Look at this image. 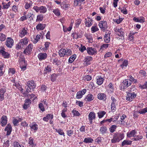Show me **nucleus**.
Instances as JSON below:
<instances>
[{
	"label": "nucleus",
	"mask_w": 147,
	"mask_h": 147,
	"mask_svg": "<svg viewBox=\"0 0 147 147\" xmlns=\"http://www.w3.org/2000/svg\"><path fill=\"white\" fill-rule=\"evenodd\" d=\"M118 62L122 63V64L120 65V67L122 68L126 67L128 64V61L126 60L123 59L118 60Z\"/></svg>",
	"instance_id": "f3484780"
},
{
	"label": "nucleus",
	"mask_w": 147,
	"mask_h": 147,
	"mask_svg": "<svg viewBox=\"0 0 147 147\" xmlns=\"http://www.w3.org/2000/svg\"><path fill=\"white\" fill-rule=\"evenodd\" d=\"M5 35L1 33H0V40L1 41H4L6 40Z\"/></svg>",
	"instance_id": "09e8293b"
},
{
	"label": "nucleus",
	"mask_w": 147,
	"mask_h": 147,
	"mask_svg": "<svg viewBox=\"0 0 147 147\" xmlns=\"http://www.w3.org/2000/svg\"><path fill=\"white\" fill-rule=\"evenodd\" d=\"M70 129L68 130L67 131V134L68 136H71L73 134L74 127L72 126L70 127Z\"/></svg>",
	"instance_id": "f704fd0d"
},
{
	"label": "nucleus",
	"mask_w": 147,
	"mask_h": 147,
	"mask_svg": "<svg viewBox=\"0 0 147 147\" xmlns=\"http://www.w3.org/2000/svg\"><path fill=\"white\" fill-rule=\"evenodd\" d=\"M7 88L3 86L0 89V101H3L4 99L5 93L6 90Z\"/></svg>",
	"instance_id": "9b49d317"
},
{
	"label": "nucleus",
	"mask_w": 147,
	"mask_h": 147,
	"mask_svg": "<svg viewBox=\"0 0 147 147\" xmlns=\"http://www.w3.org/2000/svg\"><path fill=\"white\" fill-rule=\"evenodd\" d=\"M17 55L19 62L23 65H24V63H25V64L26 65V62L25 61V58L23 53H18Z\"/></svg>",
	"instance_id": "9d476101"
},
{
	"label": "nucleus",
	"mask_w": 147,
	"mask_h": 147,
	"mask_svg": "<svg viewBox=\"0 0 147 147\" xmlns=\"http://www.w3.org/2000/svg\"><path fill=\"white\" fill-rule=\"evenodd\" d=\"M92 59V57L90 56H86L85 57L84 60V63L86 65L90 64Z\"/></svg>",
	"instance_id": "dca6fc26"
},
{
	"label": "nucleus",
	"mask_w": 147,
	"mask_h": 147,
	"mask_svg": "<svg viewBox=\"0 0 147 147\" xmlns=\"http://www.w3.org/2000/svg\"><path fill=\"white\" fill-rule=\"evenodd\" d=\"M85 0H74V4L75 6H80L84 3Z\"/></svg>",
	"instance_id": "2f4dec72"
},
{
	"label": "nucleus",
	"mask_w": 147,
	"mask_h": 147,
	"mask_svg": "<svg viewBox=\"0 0 147 147\" xmlns=\"http://www.w3.org/2000/svg\"><path fill=\"white\" fill-rule=\"evenodd\" d=\"M30 127L32 131H36L37 128V124L35 123H33L30 124Z\"/></svg>",
	"instance_id": "ea45409f"
},
{
	"label": "nucleus",
	"mask_w": 147,
	"mask_h": 147,
	"mask_svg": "<svg viewBox=\"0 0 147 147\" xmlns=\"http://www.w3.org/2000/svg\"><path fill=\"white\" fill-rule=\"evenodd\" d=\"M38 10L40 13H45L47 11V9L45 6H41L37 8Z\"/></svg>",
	"instance_id": "cd10ccee"
},
{
	"label": "nucleus",
	"mask_w": 147,
	"mask_h": 147,
	"mask_svg": "<svg viewBox=\"0 0 147 147\" xmlns=\"http://www.w3.org/2000/svg\"><path fill=\"white\" fill-rule=\"evenodd\" d=\"M132 141L130 140H124L121 143V146H123L125 145H129L131 144Z\"/></svg>",
	"instance_id": "e433bc0d"
},
{
	"label": "nucleus",
	"mask_w": 147,
	"mask_h": 147,
	"mask_svg": "<svg viewBox=\"0 0 147 147\" xmlns=\"http://www.w3.org/2000/svg\"><path fill=\"white\" fill-rule=\"evenodd\" d=\"M58 76L57 74H53L51 75V76L50 79L51 80L54 82L56 80V78Z\"/></svg>",
	"instance_id": "a19ab883"
},
{
	"label": "nucleus",
	"mask_w": 147,
	"mask_h": 147,
	"mask_svg": "<svg viewBox=\"0 0 147 147\" xmlns=\"http://www.w3.org/2000/svg\"><path fill=\"white\" fill-rule=\"evenodd\" d=\"M51 70V68L50 66H47V67H45V69L44 71V73L45 74H47V73H49L50 72Z\"/></svg>",
	"instance_id": "49530a36"
},
{
	"label": "nucleus",
	"mask_w": 147,
	"mask_h": 147,
	"mask_svg": "<svg viewBox=\"0 0 147 147\" xmlns=\"http://www.w3.org/2000/svg\"><path fill=\"white\" fill-rule=\"evenodd\" d=\"M12 130V127L11 125L9 123L8 124L5 129V130L7 131L6 134L7 136H9L11 134Z\"/></svg>",
	"instance_id": "412c9836"
},
{
	"label": "nucleus",
	"mask_w": 147,
	"mask_h": 147,
	"mask_svg": "<svg viewBox=\"0 0 147 147\" xmlns=\"http://www.w3.org/2000/svg\"><path fill=\"white\" fill-rule=\"evenodd\" d=\"M106 114V112L105 111H99L98 113V117L99 118H101L103 116L105 115Z\"/></svg>",
	"instance_id": "a18cd8bd"
},
{
	"label": "nucleus",
	"mask_w": 147,
	"mask_h": 147,
	"mask_svg": "<svg viewBox=\"0 0 147 147\" xmlns=\"http://www.w3.org/2000/svg\"><path fill=\"white\" fill-rule=\"evenodd\" d=\"M7 117L6 116H3L1 119V125L2 126H4L7 123Z\"/></svg>",
	"instance_id": "4be33fe9"
},
{
	"label": "nucleus",
	"mask_w": 147,
	"mask_h": 147,
	"mask_svg": "<svg viewBox=\"0 0 147 147\" xmlns=\"http://www.w3.org/2000/svg\"><path fill=\"white\" fill-rule=\"evenodd\" d=\"M86 92V89H84L82 91L78 92L76 94V98L78 99L81 98L82 97L83 95H84Z\"/></svg>",
	"instance_id": "6ab92c4d"
},
{
	"label": "nucleus",
	"mask_w": 147,
	"mask_h": 147,
	"mask_svg": "<svg viewBox=\"0 0 147 147\" xmlns=\"http://www.w3.org/2000/svg\"><path fill=\"white\" fill-rule=\"evenodd\" d=\"M98 26L101 30L103 32L105 31L108 28L107 22L104 20L100 21L99 22Z\"/></svg>",
	"instance_id": "423d86ee"
},
{
	"label": "nucleus",
	"mask_w": 147,
	"mask_h": 147,
	"mask_svg": "<svg viewBox=\"0 0 147 147\" xmlns=\"http://www.w3.org/2000/svg\"><path fill=\"white\" fill-rule=\"evenodd\" d=\"M39 108L42 112L45 111V109L42 103H40L39 104Z\"/></svg>",
	"instance_id": "338daca9"
},
{
	"label": "nucleus",
	"mask_w": 147,
	"mask_h": 147,
	"mask_svg": "<svg viewBox=\"0 0 147 147\" xmlns=\"http://www.w3.org/2000/svg\"><path fill=\"white\" fill-rule=\"evenodd\" d=\"M36 85L33 81H28L27 83V86L26 87V91L29 92L33 90V89L35 88Z\"/></svg>",
	"instance_id": "39448f33"
},
{
	"label": "nucleus",
	"mask_w": 147,
	"mask_h": 147,
	"mask_svg": "<svg viewBox=\"0 0 147 147\" xmlns=\"http://www.w3.org/2000/svg\"><path fill=\"white\" fill-rule=\"evenodd\" d=\"M16 71L14 69L10 68L8 70L9 74V75H12L15 74Z\"/></svg>",
	"instance_id": "13d9d810"
},
{
	"label": "nucleus",
	"mask_w": 147,
	"mask_h": 147,
	"mask_svg": "<svg viewBox=\"0 0 147 147\" xmlns=\"http://www.w3.org/2000/svg\"><path fill=\"white\" fill-rule=\"evenodd\" d=\"M82 20L80 19H78L76 20L75 21V26L76 27H78L80 24L81 23Z\"/></svg>",
	"instance_id": "052dcab7"
},
{
	"label": "nucleus",
	"mask_w": 147,
	"mask_h": 147,
	"mask_svg": "<svg viewBox=\"0 0 147 147\" xmlns=\"http://www.w3.org/2000/svg\"><path fill=\"white\" fill-rule=\"evenodd\" d=\"M53 12L57 16H59L60 14V11L58 8L53 9Z\"/></svg>",
	"instance_id": "603ef678"
},
{
	"label": "nucleus",
	"mask_w": 147,
	"mask_h": 147,
	"mask_svg": "<svg viewBox=\"0 0 147 147\" xmlns=\"http://www.w3.org/2000/svg\"><path fill=\"white\" fill-rule=\"evenodd\" d=\"M28 39L26 37L21 39L16 45V49L17 50L22 49L24 45H26L28 44Z\"/></svg>",
	"instance_id": "f03ea898"
},
{
	"label": "nucleus",
	"mask_w": 147,
	"mask_h": 147,
	"mask_svg": "<svg viewBox=\"0 0 147 147\" xmlns=\"http://www.w3.org/2000/svg\"><path fill=\"white\" fill-rule=\"evenodd\" d=\"M84 36L88 40V42L90 43H92L93 42L92 36L90 34H85Z\"/></svg>",
	"instance_id": "473e14b6"
},
{
	"label": "nucleus",
	"mask_w": 147,
	"mask_h": 147,
	"mask_svg": "<svg viewBox=\"0 0 147 147\" xmlns=\"http://www.w3.org/2000/svg\"><path fill=\"white\" fill-rule=\"evenodd\" d=\"M53 115L49 114L47 115L46 117H44L43 118V119L44 121H47L49 119H52L53 118Z\"/></svg>",
	"instance_id": "72a5a7b5"
},
{
	"label": "nucleus",
	"mask_w": 147,
	"mask_h": 147,
	"mask_svg": "<svg viewBox=\"0 0 147 147\" xmlns=\"http://www.w3.org/2000/svg\"><path fill=\"white\" fill-rule=\"evenodd\" d=\"M14 147H24L22 144H20L19 143L17 142H14L13 144Z\"/></svg>",
	"instance_id": "680f3d73"
},
{
	"label": "nucleus",
	"mask_w": 147,
	"mask_h": 147,
	"mask_svg": "<svg viewBox=\"0 0 147 147\" xmlns=\"http://www.w3.org/2000/svg\"><path fill=\"white\" fill-rule=\"evenodd\" d=\"M129 79L128 81H129L131 83L132 82H134V83H136L137 82V80L136 79H134L131 76H130L128 77Z\"/></svg>",
	"instance_id": "69168bd1"
},
{
	"label": "nucleus",
	"mask_w": 147,
	"mask_h": 147,
	"mask_svg": "<svg viewBox=\"0 0 147 147\" xmlns=\"http://www.w3.org/2000/svg\"><path fill=\"white\" fill-rule=\"evenodd\" d=\"M114 31L119 36H122L124 35L123 30L121 28L116 27L114 28Z\"/></svg>",
	"instance_id": "4468645a"
},
{
	"label": "nucleus",
	"mask_w": 147,
	"mask_h": 147,
	"mask_svg": "<svg viewBox=\"0 0 147 147\" xmlns=\"http://www.w3.org/2000/svg\"><path fill=\"white\" fill-rule=\"evenodd\" d=\"M131 83L128 80H125L121 84V87L122 90H124L125 89L131 85Z\"/></svg>",
	"instance_id": "0eeeda50"
},
{
	"label": "nucleus",
	"mask_w": 147,
	"mask_h": 147,
	"mask_svg": "<svg viewBox=\"0 0 147 147\" xmlns=\"http://www.w3.org/2000/svg\"><path fill=\"white\" fill-rule=\"evenodd\" d=\"M72 28V25L70 26L67 28L63 26V30L64 32H67V31H70Z\"/></svg>",
	"instance_id": "5fc2aeb1"
},
{
	"label": "nucleus",
	"mask_w": 147,
	"mask_h": 147,
	"mask_svg": "<svg viewBox=\"0 0 147 147\" xmlns=\"http://www.w3.org/2000/svg\"><path fill=\"white\" fill-rule=\"evenodd\" d=\"M96 84L98 85L102 84L104 81L103 78L101 76H98L96 77Z\"/></svg>",
	"instance_id": "b1692460"
},
{
	"label": "nucleus",
	"mask_w": 147,
	"mask_h": 147,
	"mask_svg": "<svg viewBox=\"0 0 147 147\" xmlns=\"http://www.w3.org/2000/svg\"><path fill=\"white\" fill-rule=\"evenodd\" d=\"M117 127L115 125H111L109 128V130L111 133H113L115 131Z\"/></svg>",
	"instance_id": "c03bdc74"
},
{
	"label": "nucleus",
	"mask_w": 147,
	"mask_h": 147,
	"mask_svg": "<svg viewBox=\"0 0 147 147\" xmlns=\"http://www.w3.org/2000/svg\"><path fill=\"white\" fill-rule=\"evenodd\" d=\"M38 57L40 60H42L46 58L47 55L45 53H40L38 54Z\"/></svg>",
	"instance_id": "bb28decb"
},
{
	"label": "nucleus",
	"mask_w": 147,
	"mask_h": 147,
	"mask_svg": "<svg viewBox=\"0 0 147 147\" xmlns=\"http://www.w3.org/2000/svg\"><path fill=\"white\" fill-rule=\"evenodd\" d=\"M31 103V100L26 99L25 101V103L23 106V108L25 110L28 109L30 107Z\"/></svg>",
	"instance_id": "aec40b11"
},
{
	"label": "nucleus",
	"mask_w": 147,
	"mask_h": 147,
	"mask_svg": "<svg viewBox=\"0 0 147 147\" xmlns=\"http://www.w3.org/2000/svg\"><path fill=\"white\" fill-rule=\"evenodd\" d=\"M72 36L74 38L77 39L78 38H81L82 37V34H80L79 33H74L72 34Z\"/></svg>",
	"instance_id": "4c0bfd02"
},
{
	"label": "nucleus",
	"mask_w": 147,
	"mask_h": 147,
	"mask_svg": "<svg viewBox=\"0 0 147 147\" xmlns=\"http://www.w3.org/2000/svg\"><path fill=\"white\" fill-rule=\"evenodd\" d=\"M136 96V94L134 92H128L127 93L126 97V99L127 100L131 101L133 100Z\"/></svg>",
	"instance_id": "1a4fd4ad"
},
{
	"label": "nucleus",
	"mask_w": 147,
	"mask_h": 147,
	"mask_svg": "<svg viewBox=\"0 0 147 147\" xmlns=\"http://www.w3.org/2000/svg\"><path fill=\"white\" fill-rule=\"evenodd\" d=\"M67 111V109L66 108L63 109L62 110L61 113V116L63 118H65L67 117L66 115L65 114V113Z\"/></svg>",
	"instance_id": "bf43d9fd"
},
{
	"label": "nucleus",
	"mask_w": 147,
	"mask_h": 147,
	"mask_svg": "<svg viewBox=\"0 0 147 147\" xmlns=\"http://www.w3.org/2000/svg\"><path fill=\"white\" fill-rule=\"evenodd\" d=\"M79 49L81 52H83L86 50V48L85 46L81 44L80 47L79 48Z\"/></svg>",
	"instance_id": "4d7b16f0"
},
{
	"label": "nucleus",
	"mask_w": 147,
	"mask_h": 147,
	"mask_svg": "<svg viewBox=\"0 0 147 147\" xmlns=\"http://www.w3.org/2000/svg\"><path fill=\"white\" fill-rule=\"evenodd\" d=\"M136 132L134 130H132L129 131L127 134V136L128 138H130L132 137H135V135L136 134Z\"/></svg>",
	"instance_id": "393cba45"
},
{
	"label": "nucleus",
	"mask_w": 147,
	"mask_h": 147,
	"mask_svg": "<svg viewBox=\"0 0 147 147\" xmlns=\"http://www.w3.org/2000/svg\"><path fill=\"white\" fill-rule=\"evenodd\" d=\"M45 24H38L37 25V30H42L45 28Z\"/></svg>",
	"instance_id": "8fccbe9b"
},
{
	"label": "nucleus",
	"mask_w": 147,
	"mask_h": 147,
	"mask_svg": "<svg viewBox=\"0 0 147 147\" xmlns=\"http://www.w3.org/2000/svg\"><path fill=\"white\" fill-rule=\"evenodd\" d=\"M110 33L106 32L104 37V40L106 43H108L110 41Z\"/></svg>",
	"instance_id": "7c9ffc66"
},
{
	"label": "nucleus",
	"mask_w": 147,
	"mask_h": 147,
	"mask_svg": "<svg viewBox=\"0 0 147 147\" xmlns=\"http://www.w3.org/2000/svg\"><path fill=\"white\" fill-rule=\"evenodd\" d=\"M94 98L93 95L92 94H89L86 96L85 99L87 101H90L93 100Z\"/></svg>",
	"instance_id": "c9c22d12"
},
{
	"label": "nucleus",
	"mask_w": 147,
	"mask_h": 147,
	"mask_svg": "<svg viewBox=\"0 0 147 147\" xmlns=\"http://www.w3.org/2000/svg\"><path fill=\"white\" fill-rule=\"evenodd\" d=\"M139 113L140 114H143L147 112V107H146L142 110H139L138 111Z\"/></svg>",
	"instance_id": "6e6d98bb"
},
{
	"label": "nucleus",
	"mask_w": 147,
	"mask_h": 147,
	"mask_svg": "<svg viewBox=\"0 0 147 147\" xmlns=\"http://www.w3.org/2000/svg\"><path fill=\"white\" fill-rule=\"evenodd\" d=\"M76 54L71 56L69 59V62L70 63H72L76 59Z\"/></svg>",
	"instance_id": "79ce46f5"
},
{
	"label": "nucleus",
	"mask_w": 147,
	"mask_h": 147,
	"mask_svg": "<svg viewBox=\"0 0 147 147\" xmlns=\"http://www.w3.org/2000/svg\"><path fill=\"white\" fill-rule=\"evenodd\" d=\"M32 1H29L28 2L26 3L25 5V8L26 9H29L32 5Z\"/></svg>",
	"instance_id": "37998d69"
},
{
	"label": "nucleus",
	"mask_w": 147,
	"mask_h": 147,
	"mask_svg": "<svg viewBox=\"0 0 147 147\" xmlns=\"http://www.w3.org/2000/svg\"><path fill=\"white\" fill-rule=\"evenodd\" d=\"M92 79V77L90 75H86L84 77V79L85 80L88 81L91 80Z\"/></svg>",
	"instance_id": "774afa93"
},
{
	"label": "nucleus",
	"mask_w": 147,
	"mask_h": 147,
	"mask_svg": "<svg viewBox=\"0 0 147 147\" xmlns=\"http://www.w3.org/2000/svg\"><path fill=\"white\" fill-rule=\"evenodd\" d=\"M87 53L90 55H93L97 53L96 49L92 47H88L86 49Z\"/></svg>",
	"instance_id": "f8f14e48"
},
{
	"label": "nucleus",
	"mask_w": 147,
	"mask_h": 147,
	"mask_svg": "<svg viewBox=\"0 0 147 147\" xmlns=\"http://www.w3.org/2000/svg\"><path fill=\"white\" fill-rule=\"evenodd\" d=\"M123 20V18L119 17V19H115L114 20V21L117 24H119Z\"/></svg>",
	"instance_id": "0e129e2a"
},
{
	"label": "nucleus",
	"mask_w": 147,
	"mask_h": 147,
	"mask_svg": "<svg viewBox=\"0 0 147 147\" xmlns=\"http://www.w3.org/2000/svg\"><path fill=\"white\" fill-rule=\"evenodd\" d=\"M133 20L136 22L143 23L145 22V18L143 17H140L139 18L134 17Z\"/></svg>",
	"instance_id": "5701e85b"
},
{
	"label": "nucleus",
	"mask_w": 147,
	"mask_h": 147,
	"mask_svg": "<svg viewBox=\"0 0 147 147\" xmlns=\"http://www.w3.org/2000/svg\"><path fill=\"white\" fill-rule=\"evenodd\" d=\"M6 46L9 48H11L14 45V40L11 37H8L5 42Z\"/></svg>",
	"instance_id": "6e6552de"
},
{
	"label": "nucleus",
	"mask_w": 147,
	"mask_h": 147,
	"mask_svg": "<svg viewBox=\"0 0 147 147\" xmlns=\"http://www.w3.org/2000/svg\"><path fill=\"white\" fill-rule=\"evenodd\" d=\"M124 137V134L116 133L113 135V138L111 140V142L112 143L119 142L120 141L122 140Z\"/></svg>",
	"instance_id": "f257e3e1"
},
{
	"label": "nucleus",
	"mask_w": 147,
	"mask_h": 147,
	"mask_svg": "<svg viewBox=\"0 0 147 147\" xmlns=\"http://www.w3.org/2000/svg\"><path fill=\"white\" fill-rule=\"evenodd\" d=\"M71 51L68 49H60L58 53L60 57H64L65 55L69 56L71 54Z\"/></svg>",
	"instance_id": "7ed1b4c3"
},
{
	"label": "nucleus",
	"mask_w": 147,
	"mask_h": 147,
	"mask_svg": "<svg viewBox=\"0 0 147 147\" xmlns=\"http://www.w3.org/2000/svg\"><path fill=\"white\" fill-rule=\"evenodd\" d=\"M99 30L98 28L97 27L96 25H94L91 28V30L92 32L93 33Z\"/></svg>",
	"instance_id": "3c124183"
},
{
	"label": "nucleus",
	"mask_w": 147,
	"mask_h": 147,
	"mask_svg": "<svg viewBox=\"0 0 147 147\" xmlns=\"http://www.w3.org/2000/svg\"><path fill=\"white\" fill-rule=\"evenodd\" d=\"M116 103H111V108L112 112H114L115 111L116 109Z\"/></svg>",
	"instance_id": "e2e57ef3"
},
{
	"label": "nucleus",
	"mask_w": 147,
	"mask_h": 147,
	"mask_svg": "<svg viewBox=\"0 0 147 147\" xmlns=\"http://www.w3.org/2000/svg\"><path fill=\"white\" fill-rule=\"evenodd\" d=\"M56 131L57 132L59 135H63L64 136V133L63 132V130L61 129H55Z\"/></svg>",
	"instance_id": "864d4df0"
},
{
	"label": "nucleus",
	"mask_w": 147,
	"mask_h": 147,
	"mask_svg": "<svg viewBox=\"0 0 147 147\" xmlns=\"http://www.w3.org/2000/svg\"><path fill=\"white\" fill-rule=\"evenodd\" d=\"M109 44H105L102 45L100 47V50L102 52V51L104 50L105 49H106L108 47Z\"/></svg>",
	"instance_id": "de8ad7c7"
},
{
	"label": "nucleus",
	"mask_w": 147,
	"mask_h": 147,
	"mask_svg": "<svg viewBox=\"0 0 147 147\" xmlns=\"http://www.w3.org/2000/svg\"><path fill=\"white\" fill-rule=\"evenodd\" d=\"M100 131L101 134H106L107 133V127L104 126L101 127L100 129Z\"/></svg>",
	"instance_id": "c85d7f7f"
},
{
	"label": "nucleus",
	"mask_w": 147,
	"mask_h": 147,
	"mask_svg": "<svg viewBox=\"0 0 147 147\" xmlns=\"http://www.w3.org/2000/svg\"><path fill=\"white\" fill-rule=\"evenodd\" d=\"M93 141V139L90 138H85L83 142L86 143H91Z\"/></svg>",
	"instance_id": "58836bf2"
},
{
	"label": "nucleus",
	"mask_w": 147,
	"mask_h": 147,
	"mask_svg": "<svg viewBox=\"0 0 147 147\" xmlns=\"http://www.w3.org/2000/svg\"><path fill=\"white\" fill-rule=\"evenodd\" d=\"M96 118L95 113L93 111L90 113L88 116V119L89 121L90 124H92V123L93 120L95 119Z\"/></svg>",
	"instance_id": "ddd939ff"
},
{
	"label": "nucleus",
	"mask_w": 147,
	"mask_h": 147,
	"mask_svg": "<svg viewBox=\"0 0 147 147\" xmlns=\"http://www.w3.org/2000/svg\"><path fill=\"white\" fill-rule=\"evenodd\" d=\"M33 45L32 44H29L24 51V53L26 55L29 54L32 51Z\"/></svg>",
	"instance_id": "2eb2a0df"
},
{
	"label": "nucleus",
	"mask_w": 147,
	"mask_h": 147,
	"mask_svg": "<svg viewBox=\"0 0 147 147\" xmlns=\"http://www.w3.org/2000/svg\"><path fill=\"white\" fill-rule=\"evenodd\" d=\"M0 54L2 55L5 58H7L9 57V53L6 52L2 49L0 50Z\"/></svg>",
	"instance_id": "c756f323"
},
{
	"label": "nucleus",
	"mask_w": 147,
	"mask_h": 147,
	"mask_svg": "<svg viewBox=\"0 0 147 147\" xmlns=\"http://www.w3.org/2000/svg\"><path fill=\"white\" fill-rule=\"evenodd\" d=\"M29 34V30L26 27L21 28L19 32V36L21 38L28 35Z\"/></svg>",
	"instance_id": "20e7f679"
},
{
	"label": "nucleus",
	"mask_w": 147,
	"mask_h": 147,
	"mask_svg": "<svg viewBox=\"0 0 147 147\" xmlns=\"http://www.w3.org/2000/svg\"><path fill=\"white\" fill-rule=\"evenodd\" d=\"M93 20L91 18H88L85 19V23L86 27H90L93 24L92 23Z\"/></svg>",
	"instance_id": "a211bd4d"
},
{
	"label": "nucleus",
	"mask_w": 147,
	"mask_h": 147,
	"mask_svg": "<svg viewBox=\"0 0 147 147\" xmlns=\"http://www.w3.org/2000/svg\"><path fill=\"white\" fill-rule=\"evenodd\" d=\"M97 98L100 100H104L106 99V96L104 93H100L97 95Z\"/></svg>",
	"instance_id": "a878e982"
}]
</instances>
